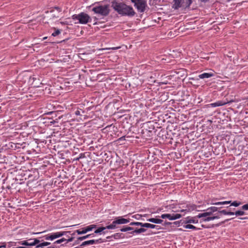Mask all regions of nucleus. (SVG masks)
Masks as SVG:
<instances>
[{
	"instance_id": "680f3d73",
	"label": "nucleus",
	"mask_w": 248,
	"mask_h": 248,
	"mask_svg": "<svg viewBox=\"0 0 248 248\" xmlns=\"http://www.w3.org/2000/svg\"><path fill=\"white\" fill-rule=\"evenodd\" d=\"M156 4V2H155V1H152L151 2V4H150L151 5H155Z\"/></svg>"
},
{
	"instance_id": "39448f33",
	"label": "nucleus",
	"mask_w": 248,
	"mask_h": 248,
	"mask_svg": "<svg viewBox=\"0 0 248 248\" xmlns=\"http://www.w3.org/2000/svg\"><path fill=\"white\" fill-rule=\"evenodd\" d=\"M72 18L74 20H78V23L81 24H86L92 21L90 16L84 12H81L78 15H73L72 16Z\"/></svg>"
},
{
	"instance_id": "09e8293b",
	"label": "nucleus",
	"mask_w": 248,
	"mask_h": 248,
	"mask_svg": "<svg viewBox=\"0 0 248 248\" xmlns=\"http://www.w3.org/2000/svg\"><path fill=\"white\" fill-rule=\"evenodd\" d=\"M32 246H35V245H34L33 241H29V247H32Z\"/></svg>"
},
{
	"instance_id": "9b49d317",
	"label": "nucleus",
	"mask_w": 248,
	"mask_h": 248,
	"mask_svg": "<svg viewBox=\"0 0 248 248\" xmlns=\"http://www.w3.org/2000/svg\"><path fill=\"white\" fill-rule=\"evenodd\" d=\"M198 218V217H197V216L193 217H187L186 218V219L183 221L182 223H184L185 224L188 223H198V220L197 219Z\"/></svg>"
},
{
	"instance_id": "1a4fd4ad",
	"label": "nucleus",
	"mask_w": 248,
	"mask_h": 248,
	"mask_svg": "<svg viewBox=\"0 0 248 248\" xmlns=\"http://www.w3.org/2000/svg\"><path fill=\"white\" fill-rule=\"evenodd\" d=\"M97 226L95 224H92L85 227L82 228L79 230H77L75 232H77L78 234L80 235L85 234L87 232L92 231L93 229L96 228Z\"/></svg>"
},
{
	"instance_id": "6e6d98bb",
	"label": "nucleus",
	"mask_w": 248,
	"mask_h": 248,
	"mask_svg": "<svg viewBox=\"0 0 248 248\" xmlns=\"http://www.w3.org/2000/svg\"><path fill=\"white\" fill-rule=\"evenodd\" d=\"M57 248L56 246H55V245L53 244V245H52L50 247H48L47 248Z\"/></svg>"
},
{
	"instance_id": "b1692460",
	"label": "nucleus",
	"mask_w": 248,
	"mask_h": 248,
	"mask_svg": "<svg viewBox=\"0 0 248 248\" xmlns=\"http://www.w3.org/2000/svg\"><path fill=\"white\" fill-rule=\"evenodd\" d=\"M32 241V239H29L27 240H23V241H21L18 242V243L19 245H21L26 246L25 247H29V241Z\"/></svg>"
},
{
	"instance_id": "8fccbe9b",
	"label": "nucleus",
	"mask_w": 248,
	"mask_h": 248,
	"mask_svg": "<svg viewBox=\"0 0 248 248\" xmlns=\"http://www.w3.org/2000/svg\"><path fill=\"white\" fill-rule=\"evenodd\" d=\"M119 47H111V48H103V50H115V49H118Z\"/></svg>"
},
{
	"instance_id": "338daca9",
	"label": "nucleus",
	"mask_w": 248,
	"mask_h": 248,
	"mask_svg": "<svg viewBox=\"0 0 248 248\" xmlns=\"http://www.w3.org/2000/svg\"><path fill=\"white\" fill-rule=\"evenodd\" d=\"M180 212H186V211H185V209H184L181 210Z\"/></svg>"
},
{
	"instance_id": "c9c22d12",
	"label": "nucleus",
	"mask_w": 248,
	"mask_h": 248,
	"mask_svg": "<svg viewBox=\"0 0 248 248\" xmlns=\"http://www.w3.org/2000/svg\"><path fill=\"white\" fill-rule=\"evenodd\" d=\"M234 213L236 216H243L245 214V212L242 210H238L235 212H234Z\"/></svg>"
},
{
	"instance_id": "4d7b16f0",
	"label": "nucleus",
	"mask_w": 248,
	"mask_h": 248,
	"mask_svg": "<svg viewBox=\"0 0 248 248\" xmlns=\"http://www.w3.org/2000/svg\"><path fill=\"white\" fill-rule=\"evenodd\" d=\"M125 136H123L122 137H121L120 138H119V140H125Z\"/></svg>"
},
{
	"instance_id": "603ef678",
	"label": "nucleus",
	"mask_w": 248,
	"mask_h": 248,
	"mask_svg": "<svg viewBox=\"0 0 248 248\" xmlns=\"http://www.w3.org/2000/svg\"><path fill=\"white\" fill-rule=\"evenodd\" d=\"M219 217H220L218 215H217V216H212V219L214 220V219H215L219 218Z\"/></svg>"
},
{
	"instance_id": "412c9836",
	"label": "nucleus",
	"mask_w": 248,
	"mask_h": 248,
	"mask_svg": "<svg viewBox=\"0 0 248 248\" xmlns=\"http://www.w3.org/2000/svg\"><path fill=\"white\" fill-rule=\"evenodd\" d=\"M211 215V213L209 211H206V212H204L203 213H200L199 214L197 215V217H198L199 218H202L203 217H206L207 216H210Z\"/></svg>"
},
{
	"instance_id": "a211bd4d",
	"label": "nucleus",
	"mask_w": 248,
	"mask_h": 248,
	"mask_svg": "<svg viewBox=\"0 0 248 248\" xmlns=\"http://www.w3.org/2000/svg\"><path fill=\"white\" fill-rule=\"evenodd\" d=\"M218 213L220 214H223L224 215H234V213L233 212L227 211L226 209L224 210H218Z\"/></svg>"
},
{
	"instance_id": "e2e57ef3",
	"label": "nucleus",
	"mask_w": 248,
	"mask_h": 248,
	"mask_svg": "<svg viewBox=\"0 0 248 248\" xmlns=\"http://www.w3.org/2000/svg\"><path fill=\"white\" fill-rule=\"evenodd\" d=\"M152 1H155L156 2V0H149V4H151V2Z\"/></svg>"
},
{
	"instance_id": "a18cd8bd",
	"label": "nucleus",
	"mask_w": 248,
	"mask_h": 248,
	"mask_svg": "<svg viewBox=\"0 0 248 248\" xmlns=\"http://www.w3.org/2000/svg\"><path fill=\"white\" fill-rule=\"evenodd\" d=\"M172 224L171 222H168V221H165L163 224L162 225L164 226H168V225H170Z\"/></svg>"
},
{
	"instance_id": "bf43d9fd",
	"label": "nucleus",
	"mask_w": 248,
	"mask_h": 248,
	"mask_svg": "<svg viewBox=\"0 0 248 248\" xmlns=\"http://www.w3.org/2000/svg\"><path fill=\"white\" fill-rule=\"evenodd\" d=\"M239 218H240V219H242V220H244V219H248V217H240Z\"/></svg>"
},
{
	"instance_id": "13d9d810",
	"label": "nucleus",
	"mask_w": 248,
	"mask_h": 248,
	"mask_svg": "<svg viewBox=\"0 0 248 248\" xmlns=\"http://www.w3.org/2000/svg\"><path fill=\"white\" fill-rule=\"evenodd\" d=\"M56 122H56V120H52V121L50 122V124H54Z\"/></svg>"
},
{
	"instance_id": "5fc2aeb1",
	"label": "nucleus",
	"mask_w": 248,
	"mask_h": 248,
	"mask_svg": "<svg viewBox=\"0 0 248 248\" xmlns=\"http://www.w3.org/2000/svg\"><path fill=\"white\" fill-rule=\"evenodd\" d=\"M13 248H31V247H23V246H20V247H14Z\"/></svg>"
},
{
	"instance_id": "ddd939ff",
	"label": "nucleus",
	"mask_w": 248,
	"mask_h": 248,
	"mask_svg": "<svg viewBox=\"0 0 248 248\" xmlns=\"http://www.w3.org/2000/svg\"><path fill=\"white\" fill-rule=\"evenodd\" d=\"M49 110L51 109V108L52 107V109L53 110L51 111H49L48 112H47L46 114H54L56 116V113L57 112L59 111L57 109V108H58V107H56L54 105V104H51V103L50 104H48L47 105V107H46Z\"/></svg>"
},
{
	"instance_id": "dca6fc26",
	"label": "nucleus",
	"mask_w": 248,
	"mask_h": 248,
	"mask_svg": "<svg viewBox=\"0 0 248 248\" xmlns=\"http://www.w3.org/2000/svg\"><path fill=\"white\" fill-rule=\"evenodd\" d=\"M196 208L197 206L195 204H187L185 207V210L186 211V212H189L196 210Z\"/></svg>"
},
{
	"instance_id": "4be33fe9",
	"label": "nucleus",
	"mask_w": 248,
	"mask_h": 248,
	"mask_svg": "<svg viewBox=\"0 0 248 248\" xmlns=\"http://www.w3.org/2000/svg\"><path fill=\"white\" fill-rule=\"evenodd\" d=\"M134 228L128 226H124L120 230L122 232H128L131 230H133Z\"/></svg>"
},
{
	"instance_id": "69168bd1",
	"label": "nucleus",
	"mask_w": 248,
	"mask_h": 248,
	"mask_svg": "<svg viewBox=\"0 0 248 248\" xmlns=\"http://www.w3.org/2000/svg\"><path fill=\"white\" fill-rule=\"evenodd\" d=\"M201 1L202 2H207L208 1H209V0H201Z\"/></svg>"
},
{
	"instance_id": "f03ea898",
	"label": "nucleus",
	"mask_w": 248,
	"mask_h": 248,
	"mask_svg": "<svg viewBox=\"0 0 248 248\" xmlns=\"http://www.w3.org/2000/svg\"><path fill=\"white\" fill-rule=\"evenodd\" d=\"M129 222V218H124L122 217H116L111 224H108L106 227H98L93 233L101 234L102 233L103 234H105L108 232L107 231H105V230H114L118 229L119 228L118 226L119 225L127 224Z\"/></svg>"
},
{
	"instance_id": "a19ab883",
	"label": "nucleus",
	"mask_w": 248,
	"mask_h": 248,
	"mask_svg": "<svg viewBox=\"0 0 248 248\" xmlns=\"http://www.w3.org/2000/svg\"><path fill=\"white\" fill-rule=\"evenodd\" d=\"M85 157V155L84 154L81 153L79 155V156L78 157L76 158V159H75V160H79L80 158H84Z\"/></svg>"
},
{
	"instance_id": "79ce46f5",
	"label": "nucleus",
	"mask_w": 248,
	"mask_h": 248,
	"mask_svg": "<svg viewBox=\"0 0 248 248\" xmlns=\"http://www.w3.org/2000/svg\"><path fill=\"white\" fill-rule=\"evenodd\" d=\"M127 234H130V235H130V236H127V237H126L127 238L130 237H131V236H133V235H135V232H134V230H131V231H130V232H127Z\"/></svg>"
},
{
	"instance_id": "2f4dec72",
	"label": "nucleus",
	"mask_w": 248,
	"mask_h": 248,
	"mask_svg": "<svg viewBox=\"0 0 248 248\" xmlns=\"http://www.w3.org/2000/svg\"><path fill=\"white\" fill-rule=\"evenodd\" d=\"M67 238H66L65 243L64 244H61V246L64 247L66 244L73 241L74 239V237H70L67 236Z\"/></svg>"
},
{
	"instance_id": "20e7f679",
	"label": "nucleus",
	"mask_w": 248,
	"mask_h": 248,
	"mask_svg": "<svg viewBox=\"0 0 248 248\" xmlns=\"http://www.w3.org/2000/svg\"><path fill=\"white\" fill-rule=\"evenodd\" d=\"M93 5L95 6L92 8V11L96 14L105 17L110 13V10L109 4L101 5L97 4L95 5V3H94Z\"/></svg>"
},
{
	"instance_id": "a878e982",
	"label": "nucleus",
	"mask_w": 248,
	"mask_h": 248,
	"mask_svg": "<svg viewBox=\"0 0 248 248\" xmlns=\"http://www.w3.org/2000/svg\"><path fill=\"white\" fill-rule=\"evenodd\" d=\"M183 227L186 229H192L195 230H200V228H197L196 227L194 226L193 225L191 224H186L184 225Z\"/></svg>"
},
{
	"instance_id": "f704fd0d",
	"label": "nucleus",
	"mask_w": 248,
	"mask_h": 248,
	"mask_svg": "<svg viewBox=\"0 0 248 248\" xmlns=\"http://www.w3.org/2000/svg\"><path fill=\"white\" fill-rule=\"evenodd\" d=\"M41 237H39V239L38 238H33V239H32V241H33L34 242V245H35V246H37V245H38L39 244H40L41 243V242H42V241H41L39 240L40 238H41Z\"/></svg>"
},
{
	"instance_id": "de8ad7c7",
	"label": "nucleus",
	"mask_w": 248,
	"mask_h": 248,
	"mask_svg": "<svg viewBox=\"0 0 248 248\" xmlns=\"http://www.w3.org/2000/svg\"><path fill=\"white\" fill-rule=\"evenodd\" d=\"M81 241V240L78 239V237L77 238V239L74 242L73 245H76L78 244H79L80 241Z\"/></svg>"
},
{
	"instance_id": "ea45409f",
	"label": "nucleus",
	"mask_w": 248,
	"mask_h": 248,
	"mask_svg": "<svg viewBox=\"0 0 248 248\" xmlns=\"http://www.w3.org/2000/svg\"><path fill=\"white\" fill-rule=\"evenodd\" d=\"M61 33V31L60 30L58 29L55 32H54L53 33H52V36H57L58 35H59L60 33Z\"/></svg>"
},
{
	"instance_id": "aec40b11",
	"label": "nucleus",
	"mask_w": 248,
	"mask_h": 248,
	"mask_svg": "<svg viewBox=\"0 0 248 248\" xmlns=\"http://www.w3.org/2000/svg\"><path fill=\"white\" fill-rule=\"evenodd\" d=\"M146 231L147 230L145 228H143V227H141V228H134V232H135V234H138L142 232H144Z\"/></svg>"
},
{
	"instance_id": "f257e3e1",
	"label": "nucleus",
	"mask_w": 248,
	"mask_h": 248,
	"mask_svg": "<svg viewBox=\"0 0 248 248\" xmlns=\"http://www.w3.org/2000/svg\"><path fill=\"white\" fill-rule=\"evenodd\" d=\"M111 7L119 15L122 16L133 17L136 12L131 6L127 5L124 2H119L116 0H111Z\"/></svg>"
},
{
	"instance_id": "7ed1b4c3",
	"label": "nucleus",
	"mask_w": 248,
	"mask_h": 248,
	"mask_svg": "<svg viewBox=\"0 0 248 248\" xmlns=\"http://www.w3.org/2000/svg\"><path fill=\"white\" fill-rule=\"evenodd\" d=\"M155 124L156 123L153 121H149L143 124L141 133L143 139L151 140L155 135Z\"/></svg>"
},
{
	"instance_id": "e433bc0d",
	"label": "nucleus",
	"mask_w": 248,
	"mask_h": 248,
	"mask_svg": "<svg viewBox=\"0 0 248 248\" xmlns=\"http://www.w3.org/2000/svg\"><path fill=\"white\" fill-rule=\"evenodd\" d=\"M231 206H235V207H238V206H239L241 204V202H237L236 201H233V202H231Z\"/></svg>"
},
{
	"instance_id": "58836bf2",
	"label": "nucleus",
	"mask_w": 248,
	"mask_h": 248,
	"mask_svg": "<svg viewBox=\"0 0 248 248\" xmlns=\"http://www.w3.org/2000/svg\"><path fill=\"white\" fill-rule=\"evenodd\" d=\"M147 216V215H144L143 216L141 215H140V214H137V215H135L134 216H133L132 217L137 219H140L142 216Z\"/></svg>"
},
{
	"instance_id": "c85d7f7f",
	"label": "nucleus",
	"mask_w": 248,
	"mask_h": 248,
	"mask_svg": "<svg viewBox=\"0 0 248 248\" xmlns=\"http://www.w3.org/2000/svg\"><path fill=\"white\" fill-rule=\"evenodd\" d=\"M230 203H231V201L213 202V203H212L211 204H213V205H219L227 204H229Z\"/></svg>"
},
{
	"instance_id": "0e129e2a",
	"label": "nucleus",
	"mask_w": 248,
	"mask_h": 248,
	"mask_svg": "<svg viewBox=\"0 0 248 248\" xmlns=\"http://www.w3.org/2000/svg\"><path fill=\"white\" fill-rule=\"evenodd\" d=\"M42 233V232H33V234H40V233Z\"/></svg>"
},
{
	"instance_id": "473e14b6",
	"label": "nucleus",
	"mask_w": 248,
	"mask_h": 248,
	"mask_svg": "<svg viewBox=\"0 0 248 248\" xmlns=\"http://www.w3.org/2000/svg\"><path fill=\"white\" fill-rule=\"evenodd\" d=\"M212 217L207 216L206 217H202V218L200 220V223L202 222H206L212 220Z\"/></svg>"
},
{
	"instance_id": "c03bdc74",
	"label": "nucleus",
	"mask_w": 248,
	"mask_h": 248,
	"mask_svg": "<svg viewBox=\"0 0 248 248\" xmlns=\"http://www.w3.org/2000/svg\"><path fill=\"white\" fill-rule=\"evenodd\" d=\"M182 221V220H181L180 221H175V222L172 223V224H173L175 225L176 226H179L180 224Z\"/></svg>"
},
{
	"instance_id": "37998d69",
	"label": "nucleus",
	"mask_w": 248,
	"mask_h": 248,
	"mask_svg": "<svg viewBox=\"0 0 248 248\" xmlns=\"http://www.w3.org/2000/svg\"><path fill=\"white\" fill-rule=\"evenodd\" d=\"M241 209L243 210H248V203L243 205L241 207Z\"/></svg>"
},
{
	"instance_id": "f3484780",
	"label": "nucleus",
	"mask_w": 248,
	"mask_h": 248,
	"mask_svg": "<svg viewBox=\"0 0 248 248\" xmlns=\"http://www.w3.org/2000/svg\"><path fill=\"white\" fill-rule=\"evenodd\" d=\"M147 221L155 224H161L163 222L162 219L156 218H148Z\"/></svg>"
},
{
	"instance_id": "423d86ee",
	"label": "nucleus",
	"mask_w": 248,
	"mask_h": 248,
	"mask_svg": "<svg viewBox=\"0 0 248 248\" xmlns=\"http://www.w3.org/2000/svg\"><path fill=\"white\" fill-rule=\"evenodd\" d=\"M140 13H143L147 7L146 0H130Z\"/></svg>"
},
{
	"instance_id": "3c124183",
	"label": "nucleus",
	"mask_w": 248,
	"mask_h": 248,
	"mask_svg": "<svg viewBox=\"0 0 248 248\" xmlns=\"http://www.w3.org/2000/svg\"><path fill=\"white\" fill-rule=\"evenodd\" d=\"M6 248V244L5 242L2 243V245H0V248Z\"/></svg>"
},
{
	"instance_id": "cd10ccee",
	"label": "nucleus",
	"mask_w": 248,
	"mask_h": 248,
	"mask_svg": "<svg viewBox=\"0 0 248 248\" xmlns=\"http://www.w3.org/2000/svg\"><path fill=\"white\" fill-rule=\"evenodd\" d=\"M50 244H51V243L50 242H48L47 241H43V242H41L40 244L37 245L36 246V248H38L40 247H44L49 246Z\"/></svg>"
},
{
	"instance_id": "72a5a7b5",
	"label": "nucleus",
	"mask_w": 248,
	"mask_h": 248,
	"mask_svg": "<svg viewBox=\"0 0 248 248\" xmlns=\"http://www.w3.org/2000/svg\"><path fill=\"white\" fill-rule=\"evenodd\" d=\"M142 222H131L129 223L130 226H140L141 227H142Z\"/></svg>"
},
{
	"instance_id": "864d4df0",
	"label": "nucleus",
	"mask_w": 248,
	"mask_h": 248,
	"mask_svg": "<svg viewBox=\"0 0 248 248\" xmlns=\"http://www.w3.org/2000/svg\"><path fill=\"white\" fill-rule=\"evenodd\" d=\"M93 18L94 20V21H95V22L93 23V25H97V23L96 21L98 20V18L96 16L93 17Z\"/></svg>"
},
{
	"instance_id": "393cba45",
	"label": "nucleus",
	"mask_w": 248,
	"mask_h": 248,
	"mask_svg": "<svg viewBox=\"0 0 248 248\" xmlns=\"http://www.w3.org/2000/svg\"><path fill=\"white\" fill-rule=\"evenodd\" d=\"M85 113V110H84L81 108H78V109L76 110H75L74 112L75 114L77 116H82L83 114H84Z\"/></svg>"
},
{
	"instance_id": "f8f14e48",
	"label": "nucleus",
	"mask_w": 248,
	"mask_h": 248,
	"mask_svg": "<svg viewBox=\"0 0 248 248\" xmlns=\"http://www.w3.org/2000/svg\"><path fill=\"white\" fill-rule=\"evenodd\" d=\"M215 76V73L213 71H211L209 73H203L198 76L201 79L208 78Z\"/></svg>"
},
{
	"instance_id": "7c9ffc66",
	"label": "nucleus",
	"mask_w": 248,
	"mask_h": 248,
	"mask_svg": "<svg viewBox=\"0 0 248 248\" xmlns=\"http://www.w3.org/2000/svg\"><path fill=\"white\" fill-rule=\"evenodd\" d=\"M94 236V233H91L85 236H81L78 237L79 240H85L88 238L91 237H93Z\"/></svg>"
},
{
	"instance_id": "9d476101",
	"label": "nucleus",
	"mask_w": 248,
	"mask_h": 248,
	"mask_svg": "<svg viewBox=\"0 0 248 248\" xmlns=\"http://www.w3.org/2000/svg\"><path fill=\"white\" fill-rule=\"evenodd\" d=\"M182 217V215L180 214H162L160 217L162 219L168 218L170 220H174L177 219H179Z\"/></svg>"
},
{
	"instance_id": "2eb2a0df",
	"label": "nucleus",
	"mask_w": 248,
	"mask_h": 248,
	"mask_svg": "<svg viewBox=\"0 0 248 248\" xmlns=\"http://www.w3.org/2000/svg\"><path fill=\"white\" fill-rule=\"evenodd\" d=\"M231 219H226L224 221H221V222H220L219 223H217V224H213L212 225L211 227H209V226H206L205 225H203V224H202V228H214L215 227H219L222 225H223L225 222H226V221H228V220H231Z\"/></svg>"
},
{
	"instance_id": "4c0bfd02",
	"label": "nucleus",
	"mask_w": 248,
	"mask_h": 248,
	"mask_svg": "<svg viewBox=\"0 0 248 248\" xmlns=\"http://www.w3.org/2000/svg\"><path fill=\"white\" fill-rule=\"evenodd\" d=\"M106 241L105 240H103L102 238H99L97 240H94V244L102 243L105 242Z\"/></svg>"
},
{
	"instance_id": "6e6552de",
	"label": "nucleus",
	"mask_w": 248,
	"mask_h": 248,
	"mask_svg": "<svg viewBox=\"0 0 248 248\" xmlns=\"http://www.w3.org/2000/svg\"><path fill=\"white\" fill-rule=\"evenodd\" d=\"M65 233H63V231L52 232L43 236L46 240L53 241L54 240L61 237L63 236Z\"/></svg>"
},
{
	"instance_id": "6ab92c4d",
	"label": "nucleus",
	"mask_w": 248,
	"mask_h": 248,
	"mask_svg": "<svg viewBox=\"0 0 248 248\" xmlns=\"http://www.w3.org/2000/svg\"><path fill=\"white\" fill-rule=\"evenodd\" d=\"M226 104V102H223L221 101H218L215 103H211L209 105L211 106L212 107H219V106H222Z\"/></svg>"
},
{
	"instance_id": "5701e85b",
	"label": "nucleus",
	"mask_w": 248,
	"mask_h": 248,
	"mask_svg": "<svg viewBox=\"0 0 248 248\" xmlns=\"http://www.w3.org/2000/svg\"><path fill=\"white\" fill-rule=\"evenodd\" d=\"M113 238L114 239H123L124 238V234L122 233H115L112 235Z\"/></svg>"
},
{
	"instance_id": "c756f323",
	"label": "nucleus",
	"mask_w": 248,
	"mask_h": 248,
	"mask_svg": "<svg viewBox=\"0 0 248 248\" xmlns=\"http://www.w3.org/2000/svg\"><path fill=\"white\" fill-rule=\"evenodd\" d=\"M65 241H66V238H64V237H62V238H60L59 239H58L56 241H55L53 243V244H54V245L60 244H62L63 242H65Z\"/></svg>"
},
{
	"instance_id": "052dcab7",
	"label": "nucleus",
	"mask_w": 248,
	"mask_h": 248,
	"mask_svg": "<svg viewBox=\"0 0 248 248\" xmlns=\"http://www.w3.org/2000/svg\"><path fill=\"white\" fill-rule=\"evenodd\" d=\"M113 238L112 235L111 236H108L106 237L107 239H110V238Z\"/></svg>"
},
{
	"instance_id": "774afa93",
	"label": "nucleus",
	"mask_w": 248,
	"mask_h": 248,
	"mask_svg": "<svg viewBox=\"0 0 248 248\" xmlns=\"http://www.w3.org/2000/svg\"><path fill=\"white\" fill-rule=\"evenodd\" d=\"M65 40H62V41H61L59 42V43H62V42H65Z\"/></svg>"
},
{
	"instance_id": "bb28decb",
	"label": "nucleus",
	"mask_w": 248,
	"mask_h": 248,
	"mask_svg": "<svg viewBox=\"0 0 248 248\" xmlns=\"http://www.w3.org/2000/svg\"><path fill=\"white\" fill-rule=\"evenodd\" d=\"M220 208H218L216 206H212L207 209L206 211H209L211 213V215H212L213 213L217 211L218 212V210Z\"/></svg>"
},
{
	"instance_id": "4468645a",
	"label": "nucleus",
	"mask_w": 248,
	"mask_h": 248,
	"mask_svg": "<svg viewBox=\"0 0 248 248\" xmlns=\"http://www.w3.org/2000/svg\"><path fill=\"white\" fill-rule=\"evenodd\" d=\"M143 228H151V229H154L156 228L157 230H160L161 229V227H159L158 225H155L153 224H150L148 223H142V227Z\"/></svg>"
},
{
	"instance_id": "0eeeda50",
	"label": "nucleus",
	"mask_w": 248,
	"mask_h": 248,
	"mask_svg": "<svg viewBox=\"0 0 248 248\" xmlns=\"http://www.w3.org/2000/svg\"><path fill=\"white\" fill-rule=\"evenodd\" d=\"M184 0H172L173 4L172 6V8L175 10H178L181 7H184L185 9L189 8L190 5L192 4L193 0H186L185 5H183L182 3L184 2Z\"/></svg>"
},
{
	"instance_id": "49530a36",
	"label": "nucleus",
	"mask_w": 248,
	"mask_h": 248,
	"mask_svg": "<svg viewBox=\"0 0 248 248\" xmlns=\"http://www.w3.org/2000/svg\"><path fill=\"white\" fill-rule=\"evenodd\" d=\"M71 231H63V233H65L64 235H67L68 234H71V235H74L75 234V232L71 234Z\"/></svg>"
}]
</instances>
